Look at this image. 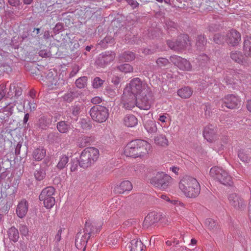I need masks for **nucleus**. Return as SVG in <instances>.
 Masks as SVG:
<instances>
[{"label": "nucleus", "mask_w": 251, "mask_h": 251, "mask_svg": "<svg viewBox=\"0 0 251 251\" xmlns=\"http://www.w3.org/2000/svg\"><path fill=\"white\" fill-rule=\"evenodd\" d=\"M238 157L241 161L244 162H248L250 160L251 158L248 154H247L243 150L239 151L238 152Z\"/></svg>", "instance_id": "nucleus-53"}, {"label": "nucleus", "mask_w": 251, "mask_h": 251, "mask_svg": "<svg viewBox=\"0 0 251 251\" xmlns=\"http://www.w3.org/2000/svg\"><path fill=\"white\" fill-rule=\"evenodd\" d=\"M19 230L22 235L26 236L28 234V229L26 225L24 224L20 225Z\"/></svg>", "instance_id": "nucleus-57"}, {"label": "nucleus", "mask_w": 251, "mask_h": 251, "mask_svg": "<svg viewBox=\"0 0 251 251\" xmlns=\"http://www.w3.org/2000/svg\"><path fill=\"white\" fill-rule=\"evenodd\" d=\"M56 127L60 133H65L68 132L70 126L66 122L62 121L57 123Z\"/></svg>", "instance_id": "nucleus-39"}, {"label": "nucleus", "mask_w": 251, "mask_h": 251, "mask_svg": "<svg viewBox=\"0 0 251 251\" xmlns=\"http://www.w3.org/2000/svg\"><path fill=\"white\" fill-rule=\"evenodd\" d=\"M154 142L156 145L162 147L167 146L168 145V141L165 135L159 134L154 137Z\"/></svg>", "instance_id": "nucleus-36"}, {"label": "nucleus", "mask_w": 251, "mask_h": 251, "mask_svg": "<svg viewBox=\"0 0 251 251\" xmlns=\"http://www.w3.org/2000/svg\"><path fill=\"white\" fill-rule=\"evenodd\" d=\"M90 239L81 230L75 236V245L79 250L85 251L88 240Z\"/></svg>", "instance_id": "nucleus-15"}, {"label": "nucleus", "mask_w": 251, "mask_h": 251, "mask_svg": "<svg viewBox=\"0 0 251 251\" xmlns=\"http://www.w3.org/2000/svg\"><path fill=\"white\" fill-rule=\"evenodd\" d=\"M41 201H44V204L47 208H51L55 203V199L53 197L47 198L45 200H41Z\"/></svg>", "instance_id": "nucleus-46"}, {"label": "nucleus", "mask_w": 251, "mask_h": 251, "mask_svg": "<svg viewBox=\"0 0 251 251\" xmlns=\"http://www.w3.org/2000/svg\"><path fill=\"white\" fill-rule=\"evenodd\" d=\"M114 42V40L110 36H106L103 40H101L99 45L103 48H105L107 44H112Z\"/></svg>", "instance_id": "nucleus-52"}, {"label": "nucleus", "mask_w": 251, "mask_h": 251, "mask_svg": "<svg viewBox=\"0 0 251 251\" xmlns=\"http://www.w3.org/2000/svg\"><path fill=\"white\" fill-rule=\"evenodd\" d=\"M228 200L230 204L236 209H243L245 207L243 200L236 193L229 195Z\"/></svg>", "instance_id": "nucleus-18"}, {"label": "nucleus", "mask_w": 251, "mask_h": 251, "mask_svg": "<svg viewBox=\"0 0 251 251\" xmlns=\"http://www.w3.org/2000/svg\"><path fill=\"white\" fill-rule=\"evenodd\" d=\"M193 93L192 89L188 86L184 87L177 91V95L182 99L189 98Z\"/></svg>", "instance_id": "nucleus-27"}, {"label": "nucleus", "mask_w": 251, "mask_h": 251, "mask_svg": "<svg viewBox=\"0 0 251 251\" xmlns=\"http://www.w3.org/2000/svg\"><path fill=\"white\" fill-rule=\"evenodd\" d=\"M117 69L121 72L125 73H131L133 71V67L129 64H124L118 66Z\"/></svg>", "instance_id": "nucleus-45"}, {"label": "nucleus", "mask_w": 251, "mask_h": 251, "mask_svg": "<svg viewBox=\"0 0 251 251\" xmlns=\"http://www.w3.org/2000/svg\"><path fill=\"white\" fill-rule=\"evenodd\" d=\"M63 24L61 23H58L54 27L53 31L55 33H58L63 30Z\"/></svg>", "instance_id": "nucleus-60"}, {"label": "nucleus", "mask_w": 251, "mask_h": 251, "mask_svg": "<svg viewBox=\"0 0 251 251\" xmlns=\"http://www.w3.org/2000/svg\"><path fill=\"white\" fill-rule=\"evenodd\" d=\"M132 189V185L128 180L122 182L119 186L116 188V191L119 193H124L126 191H130Z\"/></svg>", "instance_id": "nucleus-25"}, {"label": "nucleus", "mask_w": 251, "mask_h": 251, "mask_svg": "<svg viewBox=\"0 0 251 251\" xmlns=\"http://www.w3.org/2000/svg\"><path fill=\"white\" fill-rule=\"evenodd\" d=\"M104 80L100 79L99 77H95L93 81V86L94 88H99L102 86Z\"/></svg>", "instance_id": "nucleus-54"}, {"label": "nucleus", "mask_w": 251, "mask_h": 251, "mask_svg": "<svg viewBox=\"0 0 251 251\" xmlns=\"http://www.w3.org/2000/svg\"><path fill=\"white\" fill-rule=\"evenodd\" d=\"M160 220V215L155 212H151L145 218L143 226L145 227L154 225Z\"/></svg>", "instance_id": "nucleus-20"}, {"label": "nucleus", "mask_w": 251, "mask_h": 251, "mask_svg": "<svg viewBox=\"0 0 251 251\" xmlns=\"http://www.w3.org/2000/svg\"><path fill=\"white\" fill-rule=\"evenodd\" d=\"M100 229V226H96L90 219L85 222L84 228L83 229V232L90 239L94 237L98 234Z\"/></svg>", "instance_id": "nucleus-13"}, {"label": "nucleus", "mask_w": 251, "mask_h": 251, "mask_svg": "<svg viewBox=\"0 0 251 251\" xmlns=\"http://www.w3.org/2000/svg\"><path fill=\"white\" fill-rule=\"evenodd\" d=\"M119 238L120 236L118 234L113 233L108 236L107 243L110 246L115 245L117 244Z\"/></svg>", "instance_id": "nucleus-41"}, {"label": "nucleus", "mask_w": 251, "mask_h": 251, "mask_svg": "<svg viewBox=\"0 0 251 251\" xmlns=\"http://www.w3.org/2000/svg\"><path fill=\"white\" fill-rule=\"evenodd\" d=\"M209 175L214 179L225 185L230 186L233 183L230 176L225 170L220 167H214L211 168Z\"/></svg>", "instance_id": "nucleus-5"}, {"label": "nucleus", "mask_w": 251, "mask_h": 251, "mask_svg": "<svg viewBox=\"0 0 251 251\" xmlns=\"http://www.w3.org/2000/svg\"><path fill=\"white\" fill-rule=\"evenodd\" d=\"M243 50L246 56H251V38L247 37L245 38Z\"/></svg>", "instance_id": "nucleus-32"}, {"label": "nucleus", "mask_w": 251, "mask_h": 251, "mask_svg": "<svg viewBox=\"0 0 251 251\" xmlns=\"http://www.w3.org/2000/svg\"><path fill=\"white\" fill-rule=\"evenodd\" d=\"M207 40L205 36L203 35H199L196 39V46L198 50H201L204 49L206 44Z\"/></svg>", "instance_id": "nucleus-35"}, {"label": "nucleus", "mask_w": 251, "mask_h": 251, "mask_svg": "<svg viewBox=\"0 0 251 251\" xmlns=\"http://www.w3.org/2000/svg\"><path fill=\"white\" fill-rule=\"evenodd\" d=\"M76 94L74 92L70 91L65 94L63 96V99L64 100L68 102H71L73 100L75 97Z\"/></svg>", "instance_id": "nucleus-50"}, {"label": "nucleus", "mask_w": 251, "mask_h": 251, "mask_svg": "<svg viewBox=\"0 0 251 251\" xmlns=\"http://www.w3.org/2000/svg\"><path fill=\"white\" fill-rule=\"evenodd\" d=\"M237 77L238 75L232 71L225 74L224 81L228 88L235 89L238 81Z\"/></svg>", "instance_id": "nucleus-19"}, {"label": "nucleus", "mask_w": 251, "mask_h": 251, "mask_svg": "<svg viewBox=\"0 0 251 251\" xmlns=\"http://www.w3.org/2000/svg\"><path fill=\"white\" fill-rule=\"evenodd\" d=\"M198 60L199 62V65L204 66L209 61V57L205 54H202L199 56Z\"/></svg>", "instance_id": "nucleus-49"}, {"label": "nucleus", "mask_w": 251, "mask_h": 251, "mask_svg": "<svg viewBox=\"0 0 251 251\" xmlns=\"http://www.w3.org/2000/svg\"><path fill=\"white\" fill-rule=\"evenodd\" d=\"M80 126L85 129H90L92 127L91 121L88 119L82 118L79 122Z\"/></svg>", "instance_id": "nucleus-47"}, {"label": "nucleus", "mask_w": 251, "mask_h": 251, "mask_svg": "<svg viewBox=\"0 0 251 251\" xmlns=\"http://www.w3.org/2000/svg\"><path fill=\"white\" fill-rule=\"evenodd\" d=\"M51 54L50 51H48L46 50H41L39 52V55L42 57H49Z\"/></svg>", "instance_id": "nucleus-61"}, {"label": "nucleus", "mask_w": 251, "mask_h": 251, "mask_svg": "<svg viewBox=\"0 0 251 251\" xmlns=\"http://www.w3.org/2000/svg\"><path fill=\"white\" fill-rule=\"evenodd\" d=\"M104 94L108 97L112 98L117 95V92L115 89L113 88L111 86H107L104 90Z\"/></svg>", "instance_id": "nucleus-48"}, {"label": "nucleus", "mask_w": 251, "mask_h": 251, "mask_svg": "<svg viewBox=\"0 0 251 251\" xmlns=\"http://www.w3.org/2000/svg\"><path fill=\"white\" fill-rule=\"evenodd\" d=\"M166 43L171 50L176 51H180L190 45L189 38L187 34H181L175 41L168 40Z\"/></svg>", "instance_id": "nucleus-7"}, {"label": "nucleus", "mask_w": 251, "mask_h": 251, "mask_svg": "<svg viewBox=\"0 0 251 251\" xmlns=\"http://www.w3.org/2000/svg\"><path fill=\"white\" fill-rule=\"evenodd\" d=\"M7 234L10 240L14 243L17 242L19 238L18 230L14 226H12L8 229Z\"/></svg>", "instance_id": "nucleus-30"}, {"label": "nucleus", "mask_w": 251, "mask_h": 251, "mask_svg": "<svg viewBox=\"0 0 251 251\" xmlns=\"http://www.w3.org/2000/svg\"><path fill=\"white\" fill-rule=\"evenodd\" d=\"M47 79L48 81L50 83L51 85H57V76L55 75V77L53 76V74L52 72L49 73L47 76Z\"/></svg>", "instance_id": "nucleus-55"}, {"label": "nucleus", "mask_w": 251, "mask_h": 251, "mask_svg": "<svg viewBox=\"0 0 251 251\" xmlns=\"http://www.w3.org/2000/svg\"><path fill=\"white\" fill-rule=\"evenodd\" d=\"M55 189L52 186H48L42 190L39 195V198L40 200H45L47 198L53 197L54 194Z\"/></svg>", "instance_id": "nucleus-23"}, {"label": "nucleus", "mask_w": 251, "mask_h": 251, "mask_svg": "<svg viewBox=\"0 0 251 251\" xmlns=\"http://www.w3.org/2000/svg\"><path fill=\"white\" fill-rule=\"evenodd\" d=\"M62 228H60L57 231V234L55 235V240L56 242H58L61 239V233L62 231Z\"/></svg>", "instance_id": "nucleus-63"}, {"label": "nucleus", "mask_w": 251, "mask_h": 251, "mask_svg": "<svg viewBox=\"0 0 251 251\" xmlns=\"http://www.w3.org/2000/svg\"><path fill=\"white\" fill-rule=\"evenodd\" d=\"M143 123L144 126L148 133H154L157 131V128L155 121L151 120H146L144 117Z\"/></svg>", "instance_id": "nucleus-22"}, {"label": "nucleus", "mask_w": 251, "mask_h": 251, "mask_svg": "<svg viewBox=\"0 0 251 251\" xmlns=\"http://www.w3.org/2000/svg\"><path fill=\"white\" fill-rule=\"evenodd\" d=\"M156 63L159 67L162 68L167 66L169 64V61L166 58L160 57L156 60Z\"/></svg>", "instance_id": "nucleus-51"}, {"label": "nucleus", "mask_w": 251, "mask_h": 251, "mask_svg": "<svg viewBox=\"0 0 251 251\" xmlns=\"http://www.w3.org/2000/svg\"><path fill=\"white\" fill-rule=\"evenodd\" d=\"M205 224L207 228L210 230H217L219 228V225L217 221L212 218L206 219Z\"/></svg>", "instance_id": "nucleus-38"}, {"label": "nucleus", "mask_w": 251, "mask_h": 251, "mask_svg": "<svg viewBox=\"0 0 251 251\" xmlns=\"http://www.w3.org/2000/svg\"><path fill=\"white\" fill-rule=\"evenodd\" d=\"M46 171L45 169L40 168L37 169L34 172V176L36 180L38 181L42 180L46 176Z\"/></svg>", "instance_id": "nucleus-42"}, {"label": "nucleus", "mask_w": 251, "mask_h": 251, "mask_svg": "<svg viewBox=\"0 0 251 251\" xmlns=\"http://www.w3.org/2000/svg\"><path fill=\"white\" fill-rule=\"evenodd\" d=\"M130 243V251H144V245L141 240L133 239Z\"/></svg>", "instance_id": "nucleus-31"}, {"label": "nucleus", "mask_w": 251, "mask_h": 251, "mask_svg": "<svg viewBox=\"0 0 251 251\" xmlns=\"http://www.w3.org/2000/svg\"><path fill=\"white\" fill-rule=\"evenodd\" d=\"M231 58L234 61L239 63L243 64L246 62V57L245 55L240 51H231L230 54Z\"/></svg>", "instance_id": "nucleus-24"}, {"label": "nucleus", "mask_w": 251, "mask_h": 251, "mask_svg": "<svg viewBox=\"0 0 251 251\" xmlns=\"http://www.w3.org/2000/svg\"><path fill=\"white\" fill-rule=\"evenodd\" d=\"M92 141L91 137L82 135L78 139V146L80 148H83L90 145Z\"/></svg>", "instance_id": "nucleus-34"}, {"label": "nucleus", "mask_w": 251, "mask_h": 251, "mask_svg": "<svg viewBox=\"0 0 251 251\" xmlns=\"http://www.w3.org/2000/svg\"><path fill=\"white\" fill-rule=\"evenodd\" d=\"M138 98L134 95H130L129 92L127 93L126 91L124 92L123 96V107L127 110H131L137 105L139 107V103L141 101H137Z\"/></svg>", "instance_id": "nucleus-9"}, {"label": "nucleus", "mask_w": 251, "mask_h": 251, "mask_svg": "<svg viewBox=\"0 0 251 251\" xmlns=\"http://www.w3.org/2000/svg\"><path fill=\"white\" fill-rule=\"evenodd\" d=\"M166 25L168 29L173 30V29H177V24L172 21H167Z\"/></svg>", "instance_id": "nucleus-58"}, {"label": "nucleus", "mask_w": 251, "mask_h": 251, "mask_svg": "<svg viewBox=\"0 0 251 251\" xmlns=\"http://www.w3.org/2000/svg\"><path fill=\"white\" fill-rule=\"evenodd\" d=\"M150 145L143 140H134L130 142L125 148L124 154L133 158L142 157L148 153Z\"/></svg>", "instance_id": "nucleus-2"}, {"label": "nucleus", "mask_w": 251, "mask_h": 251, "mask_svg": "<svg viewBox=\"0 0 251 251\" xmlns=\"http://www.w3.org/2000/svg\"><path fill=\"white\" fill-rule=\"evenodd\" d=\"M78 164L79 165V159L78 160L77 158L74 159L72 160L71 162V171L75 172V171L78 167Z\"/></svg>", "instance_id": "nucleus-56"}, {"label": "nucleus", "mask_w": 251, "mask_h": 251, "mask_svg": "<svg viewBox=\"0 0 251 251\" xmlns=\"http://www.w3.org/2000/svg\"><path fill=\"white\" fill-rule=\"evenodd\" d=\"M89 113L92 119L98 123L105 122L109 117L108 109L106 107L100 105L93 106Z\"/></svg>", "instance_id": "nucleus-6"}, {"label": "nucleus", "mask_w": 251, "mask_h": 251, "mask_svg": "<svg viewBox=\"0 0 251 251\" xmlns=\"http://www.w3.org/2000/svg\"><path fill=\"white\" fill-rule=\"evenodd\" d=\"M130 95H134L141 101L139 103L140 109H149L152 100V93L148 85L138 77L133 78L129 84V88L125 90Z\"/></svg>", "instance_id": "nucleus-1"}, {"label": "nucleus", "mask_w": 251, "mask_h": 251, "mask_svg": "<svg viewBox=\"0 0 251 251\" xmlns=\"http://www.w3.org/2000/svg\"><path fill=\"white\" fill-rule=\"evenodd\" d=\"M28 208V202L23 200L21 201L17 205L16 213L20 218H24L27 213Z\"/></svg>", "instance_id": "nucleus-21"}, {"label": "nucleus", "mask_w": 251, "mask_h": 251, "mask_svg": "<svg viewBox=\"0 0 251 251\" xmlns=\"http://www.w3.org/2000/svg\"><path fill=\"white\" fill-rule=\"evenodd\" d=\"M5 86L3 85H0V101L4 98L5 95Z\"/></svg>", "instance_id": "nucleus-62"}, {"label": "nucleus", "mask_w": 251, "mask_h": 251, "mask_svg": "<svg viewBox=\"0 0 251 251\" xmlns=\"http://www.w3.org/2000/svg\"><path fill=\"white\" fill-rule=\"evenodd\" d=\"M83 109V105L80 104H75L72 105L71 108V112L72 114V119L76 121L78 119V116Z\"/></svg>", "instance_id": "nucleus-26"}, {"label": "nucleus", "mask_w": 251, "mask_h": 251, "mask_svg": "<svg viewBox=\"0 0 251 251\" xmlns=\"http://www.w3.org/2000/svg\"><path fill=\"white\" fill-rule=\"evenodd\" d=\"M171 180L172 177L169 175L163 172H158L151 179L150 182L160 189L165 190L169 185Z\"/></svg>", "instance_id": "nucleus-8"}, {"label": "nucleus", "mask_w": 251, "mask_h": 251, "mask_svg": "<svg viewBox=\"0 0 251 251\" xmlns=\"http://www.w3.org/2000/svg\"><path fill=\"white\" fill-rule=\"evenodd\" d=\"M119 60L121 61H131L135 58V54L130 51H126L119 55Z\"/></svg>", "instance_id": "nucleus-33"}, {"label": "nucleus", "mask_w": 251, "mask_h": 251, "mask_svg": "<svg viewBox=\"0 0 251 251\" xmlns=\"http://www.w3.org/2000/svg\"><path fill=\"white\" fill-rule=\"evenodd\" d=\"M51 120L50 118L45 116L41 117L37 122L38 127L41 129H46L51 124Z\"/></svg>", "instance_id": "nucleus-28"}, {"label": "nucleus", "mask_w": 251, "mask_h": 251, "mask_svg": "<svg viewBox=\"0 0 251 251\" xmlns=\"http://www.w3.org/2000/svg\"><path fill=\"white\" fill-rule=\"evenodd\" d=\"M226 36L220 33L215 34L213 37V41L216 44L222 45L225 42Z\"/></svg>", "instance_id": "nucleus-44"}, {"label": "nucleus", "mask_w": 251, "mask_h": 251, "mask_svg": "<svg viewBox=\"0 0 251 251\" xmlns=\"http://www.w3.org/2000/svg\"><path fill=\"white\" fill-rule=\"evenodd\" d=\"M115 58V54L112 51H105L99 54L96 64L100 67H104L112 62Z\"/></svg>", "instance_id": "nucleus-10"}, {"label": "nucleus", "mask_w": 251, "mask_h": 251, "mask_svg": "<svg viewBox=\"0 0 251 251\" xmlns=\"http://www.w3.org/2000/svg\"><path fill=\"white\" fill-rule=\"evenodd\" d=\"M240 104L239 98L234 95H228L223 100L222 106L229 109L235 108Z\"/></svg>", "instance_id": "nucleus-14"}, {"label": "nucleus", "mask_w": 251, "mask_h": 251, "mask_svg": "<svg viewBox=\"0 0 251 251\" xmlns=\"http://www.w3.org/2000/svg\"><path fill=\"white\" fill-rule=\"evenodd\" d=\"M201 84L203 88H208L209 90H210L215 94H217L220 92L221 90L220 85H222L215 79L209 77L205 78L201 82Z\"/></svg>", "instance_id": "nucleus-16"}, {"label": "nucleus", "mask_w": 251, "mask_h": 251, "mask_svg": "<svg viewBox=\"0 0 251 251\" xmlns=\"http://www.w3.org/2000/svg\"><path fill=\"white\" fill-rule=\"evenodd\" d=\"M217 129L213 125H210L205 126L203 131L204 138L209 142H212L217 138Z\"/></svg>", "instance_id": "nucleus-17"}, {"label": "nucleus", "mask_w": 251, "mask_h": 251, "mask_svg": "<svg viewBox=\"0 0 251 251\" xmlns=\"http://www.w3.org/2000/svg\"><path fill=\"white\" fill-rule=\"evenodd\" d=\"M127 2L133 8H135L136 7H137L139 4L137 2L136 0H128Z\"/></svg>", "instance_id": "nucleus-64"}, {"label": "nucleus", "mask_w": 251, "mask_h": 251, "mask_svg": "<svg viewBox=\"0 0 251 251\" xmlns=\"http://www.w3.org/2000/svg\"><path fill=\"white\" fill-rule=\"evenodd\" d=\"M125 125L128 127H134L137 125L138 120L133 115H127L124 118Z\"/></svg>", "instance_id": "nucleus-29"}, {"label": "nucleus", "mask_w": 251, "mask_h": 251, "mask_svg": "<svg viewBox=\"0 0 251 251\" xmlns=\"http://www.w3.org/2000/svg\"><path fill=\"white\" fill-rule=\"evenodd\" d=\"M170 59L171 61L179 69L187 71L191 70V65L186 59L175 55L171 56Z\"/></svg>", "instance_id": "nucleus-12"}, {"label": "nucleus", "mask_w": 251, "mask_h": 251, "mask_svg": "<svg viewBox=\"0 0 251 251\" xmlns=\"http://www.w3.org/2000/svg\"><path fill=\"white\" fill-rule=\"evenodd\" d=\"M179 187L185 196L190 198L197 197L201 191L200 185L197 180L188 176H184L181 179Z\"/></svg>", "instance_id": "nucleus-3"}, {"label": "nucleus", "mask_w": 251, "mask_h": 251, "mask_svg": "<svg viewBox=\"0 0 251 251\" xmlns=\"http://www.w3.org/2000/svg\"><path fill=\"white\" fill-rule=\"evenodd\" d=\"M87 77L86 76H82L78 79H77L75 81V85L79 89H82L85 88L87 85Z\"/></svg>", "instance_id": "nucleus-43"}, {"label": "nucleus", "mask_w": 251, "mask_h": 251, "mask_svg": "<svg viewBox=\"0 0 251 251\" xmlns=\"http://www.w3.org/2000/svg\"><path fill=\"white\" fill-rule=\"evenodd\" d=\"M208 29L210 32H215L219 29V25L216 23H212L208 26Z\"/></svg>", "instance_id": "nucleus-59"}, {"label": "nucleus", "mask_w": 251, "mask_h": 251, "mask_svg": "<svg viewBox=\"0 0 251 251\" xmlns=\"http://www.w3.org/2000/svg\"><path fill=\"white\" fill-rule=\"evenodd\" d=\"M99 156L98 149L90 147L85 149L81 152L79 157V166L86 168L94 164Z\"/></svg>", "instance_id": "nucleus-4"}, {"label": "nucleus", "mask_w": 251, "mask_h": 251, "mask_svg": "<svg viewBox=\"0 0 251 251\" xmlns=\"http://www.w3.org/2000/svg\"><path fill=\"white\" fill-rule=\"evenodd\" d=\"M46 155V151L42 148L35 149L33 152V156L36 160H41Z\"/></svg>", "instance_id": "nucleus-37"}, {"label": "nucleus", "mask_w": 251, "mask_h": 251, "mask_svg": "<svg viewBox=\"0 0 251 251\" xmlns=\"http://www.w3.org/2000/svg\"><path fill=\"white\" fill-rule=\"evenodd\" d=\"M69 162V157L68 156L63 155L60 157V159L59 162L56 165V167L58 169L61 170L64 169L67 164Z\"/></svg>", "instance_id": "nucleus-40"}, {"label": "nucleus", "mask_w": 251, "mask_h": 251, "mask_svg": "<svg viewBox=\"0 0 251 251\" xmlns=\"http://www.w3.org/2000/svg\"><path fill=\"white\" fill-rule=\"evenodd\" d=\"M241 34L237 30L232 29L226 34L225 42L230 47L237 46L241 41Z\"/></svg>", "instance_id": "nucleus-11"}]
</instances>
